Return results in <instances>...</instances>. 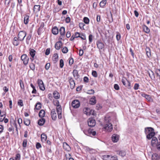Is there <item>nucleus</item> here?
Listing matches in <instances>:
<instances>
[{"mask_svg":"<svg viewBox=\"0 0 160 160\" xmlns=\"http://www.w3.org/2000/svg\"><path fill=\"white\" fill-rule=\"evenodd\" d=\"M62 45V42L60 41L57 42L55 45V48L57 50H59Z\"/></svg>","mask_w":160,"mask_h":160,"instance_id":"obj_15","label":"nucleus"},{"mask_svg":"<svg viewBox=\"0 0 160 160\" xmlns=\"http://www.w3.org/2000/svg\"><path fill=\"white\" fill-rule=\"evenodd\" d=\"M11 0H5L4 3L8 7L9 5Z\"/></svg>","mask_w":160,"mask_h":160,"instance_id":"obj_59","label":"nucleus"},{"mask_svg":"<svg viewBox=\"0 0 160 160\" xmlns=\"http://www.w3.org/2000/svg\"><path fill=\"white\" fill-rule=\"evenodd\" d=\"M107 3V0H102L99 3L100 7L103 8Z\"/></svg>","mask_w":160,"mask_h":160,"instance_id":"obj_32","label":"nucleus"},{"mask_svg":"<svg viewBox=\"0 0 160 160\" xmlns=\"http://www.w3.org/2000/svg\"><path fill=\"white\" fill-rule=\"evenodd\" d=\"M36 52V51L33 49H29V54L31 57V58H30V59L32 61H33L34 60Z\"/></svg>","mask_w":160,"mask_h":160,"instance_id":"obj_9","label":"nucleus"},{"mask_svg":"<svg viewBox=\"0 0 160 160\" xmlns=\"http://www.w3.org/2000/svg\"><path fill=\"white\" fill-rule=\"evenodd\" d=\"M89 112H90V109L87 108H86L83 109V112L84 113L86 114L87 116H89L90 115V114L89 113Z\"/></svg>","mask_w":160,"mask_h":160,"instance_id":"obj_27","label":"nucleus"},{"mask_svg":"<svg viewBox=\"0 0 160 160\" xmlns=\"http://www.w3.org/2000/svg\"><path fill=\"white\" fill-rule=\"evenodd\" d=\"M45 120L44 118H41L38 121V124L40 126H42L45 123Z\"/></svg>","mask_w":160,"mask_h":160,"instance_id":"obj_29","label":"nucleus"},{"mask_svg":"<svg viewBox=\"0 0 160 160\" xmlns=\"http://www.w3.org/2000/svg\"><path fill=\"white\" fill-rule=\"evenodd\" d=\"M19 82L21 89H24V87L22 81L21 79L20 80Z\"/></svg>","mask_w":160,"mask_h":160,"instance_id":"obj_41","label":"nucleus"},{"mask_svg":"<svg viewBox=\"0 0 160 160\" xmlns=\"http://www.w3.org/2000/svg\"><path fill=\"white\" fill-rule=\"evenodd\" d=\"M155 132H151L149 133H148L146 134L147 135V138L148 139H151L153 136H154L155 135Z\"/></svg>","mask_w":160,"mask_h":160,"instance_id":"obj_22","label":"nucleus"},{"mask_svg":"<svg viewBox=\"0 0 160 160\" xmlns=\"http://www.w3.org/2000/svg\"><path fill=\"white\" fill-rule=\"evenodd\" d=\"M116 39L117 41H119L121 38V35L119 33L117 32V34L116 36Z\"/></svg>","mask_w":160,"mask_h":160,"instance_id":"obj_51","label":"nucleus"},{"mask_svg":"<svg viewBox=\"0 0 160 160\" xmlns=\"http://www.w3.org/2000/svg\"><path fill=\"white\" fill-rule=\"evenodd\" d=\"M20 41L18 38L15 37L13 39L12 42L14 46H17L19 44Z\"/></svg>","mask_w":160,"mask_h":160,"instance_id":"obj_13","label":"nucleus"},{"mask_svg":"<svg viewBox=\"0 0 160 160\" xmlns=\"http://www.w3.org/2000/svg\"><path fill=\"white\" fill-rule=\"evenodd\" d=\"M30 68L32 70L35 69V65L33 63H31L29 66Z\"/></svg>","mask_w":160,"mask_h":160,"instance_id":"obj_55","label":"nucleus"},{"mask_svg":"<svg viewBox=\"0 0 160 160\" xmlns=\"http://www.w3.org/2000/svg\"><path fill=\"white\" fill-rule=\"evenodd\" d=\"M40 6L39 5H35L34 6L33 10L34 12H38L40 11Z\"/></svg>","mask_w":160,"mask_h":160,"instance_id":"obj_30","label":"nucleus"},{"mask_svg":"<svg viewBox=\"0 0 160 160\" xmlns=\"http://www.w3.org/2000/svg\"><path fill=\"white\" fill-rule=\"evenodd\" d=\"M20 155L18 153L16 154L15 158V160H20Z\"/></svg>","mask_w":160,"mask_h":160,"instance_id":"obj_57","label":"nucleus"},{"mask_svg":"<svg viewBox=\"0 0 160 160\" xmlns=\"http://www.w3.org/2000/svg\"><path fill=\"white\" fill-rule=\"evenodd\" d=\"M63 148L64 149L67 151H69L71 150L70 147L66 142H64L63 143Z\"/></svg>","mask_w":160,"mask_h":160,"instance_id":"obj_17","label":"nucleus"},{"mask_svg":"<svg viewBox=\"0 0 160 160\" xmlns=\"http://www.w3.org/2000/svg\"><path fill=\"white\" fill-rule=\"evenodd\" d=\"M18 105L21 107L23 106V103L22 100L21 99L18 100Z\"/></svg>","mask_w":160,"mask_h":160,"instance_id":"obj_44","label":"nucleus"},{"mask_svg":"<svg viewBox=\"0 0 160 160\" xmlns=\"http://www.w3.org/2000/svg\"><path fill=\"white\" fill-rule=\"evenodd\" d=\"M96 102V100L95 99V97L93 96L91 98L89 101V103L92 105H94Z\"/></svg>","mask_w":160,"mask_h":160,"instance_id":"obj_25","label":"nucleus"},{"mask_svg":"<svg viewBox=\"0 0 160 160\" xmlns=\"http://www.w3.org/2000/svg\"><path fill=\"white\" fill-rule=\"evenodd\" d=\"M74 60L72 58H69V63L70 65H72L73 63Z\"/></svg>","mask_w":160,"mask_h":160,"instance_id":"obj_62","label":"nucleus"},{"mask_svg":"<svg viewBox=\"0 0 160 160\" xmlns=\"http://www.w3.org/2000/svg\"><path fill=\"white\" fill-rule=\"evenodd\" d=\"M143 97L145 98L147 100L149 101H152V99L149 95L146 94L145 93H142L141 95Z\"/></svg>","mask_w":160,"mask_h":160,"instance_id":"obj_21","label":"nucleus"},{"mask_svg":"<svg viewBox=\"0 0 160 160\" xmlns=\"http://www.w3.org/2000/svg\"><path fill=\"white\" fill-rule=\"evenodd\" d=\"M114 157V156L108 155H104L102 156V158L104 160H111Z\"/></svg>","mask_w":160,"mask_h":160,"instance_id":"obj_10","label":"nucleus"},{"mask_svg":"<svg viewBox=\"0 0 160 160\" xmlns=\"http://www.w3.org/2000/svg\"><path fill=\"white\" fill-rule=\"evenodd\" d=\"M51 114L52 119L54 120H56L57 119V115L55 109H53L51 110Z\"/></svg>","mask_w":160,"mask_h":160,"instance_id":"obj_12","label":"nucleus"},{"mask_svg":"<svg viewBox=\"0 0 160 160\" xmlns=\"http://www.w3.org/2000/svg\"><path fill=\"white\" fill-rule=\"evenodd\" d=\"M53 96L56 99H58L60 98L59 93L56 91H54L53 93Z\"/></svg>","mask_w":160,"mask_h":160,"instance_id":"obj_24","label":"nucleus"},{"mask_svg":"<svg viewBox=\"0 0 160 160\" xmlns=\"http://www.w3.org/2000/svg\"><path fill=\"white\" fill-rule=\"evenodd\" d=\"M50 64L49 63H47L45 65V68L47 70L49 69L50 67Z\"/></svg>","mask_w":160,"mask_h":160,"instance_id":"obj_63","label":"nucleus"},{"mask_svg":"<svg viewBox=\"0 0 160 160\" xmlns=\"http://www.w3.org/2000/svg\"><path fill=\"white\" fill-rule=\"evenodd\" d=\"M37 82L40 89L42 91H44L45 88L42 80L40 79H38L37 81Z\"/></svg>","mask_w":160,"mask_h":160,"instance_id":"obj_7","label":"nucleus"},{"mask_svg":"<svg viewBox=\"0 0 160 160\" xmlns=\"http://www.w3.org/2000/svg\"><path fill=\"white\" fill-rule=\"evenodd\" d=\"M50 48H48L46 49L45 52L46 55H48L49 54L50 52Z\"/></svg>","mask_w":160,"mask_h":160,"instance_id":"obj_61","label":"nucleus"},{"mask_svg":"<svg viewBox=\"0 0 160 160\" xmlns=\"http://www.w3.org/2000/svg\"><path fill=\"white\" fill-rule=\"evenodd\" d=\"M83 21L85 23L88 24L89 23L90 21L88 18L85 17L83 18Z\"/></svg>","mask_w":160,"mask_h":160,"instance_id":"obj_40","label":"nucleus"},{"mask_svg":"<svg viewBox=\"0 0 160 160\" xmlns=\"http://www.w3.org/2000/svg\"><path fill=\"white\" fill-rule=\"evenodd\" d=\"M89 43H90L92 41L93 36L92 34H90L88 37Z\"/></svg>","mask_w":160,"mask_h":160,"instance_id":"obj_49","label":"nucleus"},{"mask_svg":"<svg viewBox=\"0 0 160 160\" xmlns=\"http://www.w3.org/2000/svg\"><path fill=\"white\" fill-rule=\"evenodd\" d=\"M158 143V139L155 137H153L151 141V145L154 147L157 146V144Z\"/></svg>","mask_w":160,"mask_h":160,"instance_id":"obj_14","label":"nucleus"},{"mask_svg":"<svg viewBox=\"0 0 160 160\" xmlns=\"http://www.w3.org/2000/svg\"><path fill=\"white\" fill-rule=\"evenodd\" d=\"M83 132L85 135L88 136H94L96 134V132L95 131L90 129L88 130H83Z\"/></svg>","mask_w":160,"mask_h":160,"instance_id":"obj_4","label":"nucleus"},{"mask_svg":"<svg viewBox=\"0 0 160 160\" xmlns=\"http://www.w3.org/2000/svg\"><path fill=\"white\" fill-rule=\"evenodd\" d=\"M94 93V91L93 89H91L87 91V93L89 94H93Z\"/></svg>","mask_w":160,"mask_h":160,"instance_id":"obj_53","label":"nucleus"},{"mask_svg":"<svg viewBox=\"0 0 160 160\" xmlns=\"http://www.w3.org/2000/svg\"><path fill=\"white\" fill-rule=\"evenodd\" d=\"M119 154L120 156L123 157L125 155L126 153L124 151H121L119 152Z\"/></svg>","mask_w":160,"mask_h":160,"instance_id":"obj_47","label":"nucleus"},{"mask_svg":"<svg viewBox=\"0 0 160 160\" xmlns=\"http://www.w3.org/2000/svg\"><path fill=\"white\" fill-rule=\"evenodd\" d=\"M52 32L54 34L56 35L58 33V29L57 27H54L52 29Z\"/></svg>","mask_w":160,"mask_h":160,"instance_id":"obj_20","label":"nucleus"},{"mask_svg":"<svg viewBox=\"0 0 160 160\" xmlns=\"http://www.w3.org/2000/svg\"><path fill=\"white\" fill-rule=\"evenodd\" d=\"M105 125L104 128L107 131L110 132L112 129V125L110 122L109 119V118L107 119L106 118H105Z\"/></svg>","mask_w":160,"mask_h":160,"instance_id":"obj_1","label":"nucleus"},{"mask_svg":"<svg viewBox=\"0 0 160 160\" xmlns=\"http://www.w3.org/2000/svg\"><path fill=\"white\" fill-rule=\"evenodd\" d=\"M146 51L147 55L148 58H149L151 56V53L150 48H146Z\"/></svg>","mask_w":160,"mask_h":160,"instance_id":"obj_37","label":"nucleus"},{"mask_svg":"<svg viewBox=\"0 0 160 160\" xmlns=\"http://www.w3.org/2000/svg\"><path fill=\"white\" fill-rule=\"evenodd\" d=\"M128 81L126 78L125 77H123L121 81L123 83V85L124 86H126V81Z\"/></svg>","mask_w":160,"mask_h":160,"instance_id":"obj_46","label":"nucleus"},{"mask_svg":"<svg viewBox=\"0 0 160 160\" xmlns=\"http://www.w3.org/2000/svg\"><path fill=\"white\" fill-rule=\"evenodd\" d=\"M96 124L95 120L92 118H90L88 120V124L89 126L92 127H94Z\"/></svg>","mask_w":160,"mask_h":160,"instance_id":"obj_8","label":"nucleus"},{"mask_svg":"<svg viewBox=\"0 0 160 160\" xmlns=\"http://www.w3.org/2000/svg\"><path fill=\"white\" fill-rule=\"evenodd\" d=\"M97 45L98 48L100 50L102 49L104 47L103 43L99 41H98L97 42Z\"/></svg>","mask_w":160,"mask_h":160,"instance_id":"obj_18","label":"nucleus"},{"mask_svg":"<svg viewBox=\"0 0 160 160\" xmlns=\"http://www.w3.org/2000/svg\"><path fill=\"white\" fill-rule=\"evenodd\" d=\"M29 18V17L28 15H26L24 17V22L25 24H27L28 23Z\"/></svg>","mask_w":160,"mask_h":160,"instance_id":"obj_36","label":"nucleus"},{"mask_svg":"<svg viewBox=\"0 0 160 160\" xmlns=\"http://www.w3.org/2000/svg\"><path fill=\"white\" fill-rule=\"evenodd\" d=\"M36 148L37 149H38L41 147V145L39 142H37L36 144Z\"/></svg>","mask_w":160,"mask_h":160,"instance_id":"obj_60","label":"nucleus"},{"mask_svg":"<svg viewBox=\"0 0 160 160\" xmlns=\"http://www.w3.org/2000/svg\"><path fill=\"white\" fill-rule=\"evenodd\" d=\"M21 59L23 61V63L25 65H27L28 62L29 58L26 54H24L21 56Z\"/></svg>","mask_w":160,"mask_h":160,"instance_id":"obj_5","label":"nucleus"},{"mask_svg":"<svg viewBox=\"0 0 160 160\" xmlns=\"http://www.w3.org/2000/svg\"><path fill=\"white\" fill-rule=\"evenodd\" d=\"M142 28L143 31L146 33H148L150 32L149 29L145 25L142 26Z\"/></svg>","mask_w":160,"mask_h":160,"instance_id":"obj_28","label":"nucleus"},{"mask_svg":"<svg viewBox=\"0 0 160 160\" xmlns=\"http://www.w3.org/2000/svg\"><path fill=\"white\" fill-rule=\"evenodd\" d=\"M73 76L76 78H78V71L74 69L73 71Z\"/></svg>","mask_w":160,"mask_h":160,"instance_id":"obj_38","label":"nucleus"},{"mask_svg":"<svg viewBox=\"0 0 160 160\" xmlns=\"http://www.w3.org/2000/svg\"><path fill=\"white\" fill-rule=\"evenodd\" d=\"M114 88L116 90H118L119 89V87L118 84H115L114 85Z\"/></svg>","mask_w":160,"mask_h":160,"instance_id":"obj_64","label":"nucleus"},{"mask_svg":"<svg viewBox=\"0 0 160 160\" xmlns=\"http://www.w3.org/2000/svg\"><path fill=\"white\" fill-rule=\"evenodd\" d=\"M85 26V24L83 22L80 23L79 25V28L81 29H84L83 27Z\"/></svg>","mask_w":160,"mask_h":160,"instance_id":"obj_54","label":"nucleus"},{"mask_svg":"<svg viewBox=\"0 0 160 160\" xmlns=\"http://www.w3.org/2000/svg\"><path fill=\"white\" fill-rule=\"evenodd\" d=\"M64 65L63 61L62 59H61L60 60V66L61 68H63Z\"/></svg>","mask_w":160,"mask_h":160,"instance_id":"obj_52","label":"nucleus"},{"mask_svg":"<svg viewBox=\"0 0 160 160\" xmlns=\"http://www.w3.org/2000/svg\"><path fill=\"white\" fill-rule=\"evenodd\" d=\"M41 108V104L40 102H38L35 105L34 109L39 110Z\"/></svg>","mask_w":160,"mask_h":160,"instance_id":"obj_35","label":"nucleus"},{"mask_svg":"<svg viewBox=\"0 0 160 160\" xmlns=\"http://www.w3.org/2000/svg\"><path fill=\"white\" fill-rule=\"evenodd\" d=\"M43 28H39L38 31V35H40L41 34L42 32L43 31Z\"/></svg>","mask_w":160,"mask_h":160,"instance_id":"obj_48","label":"nucleus"},{"mask_svg":"<svg viewBox=\"0 0 160 160\" xmlns=\"http://www.w3.org/2000/svg\"><path fill=\"white\" fill-rule=\"evenodd\" d=\"M159 158V156L157 153H154L152 155V160H158Z\"/></svg>","mask_w":160,"mask_h":160,"instance_id":"obj_33","label":"nucleus"},{"mask_svg":"<svg viewBox=\"0 0 160 160\" xmlns=\"http://www.w3.org/2000/svg\"><path fill=\"white\" fill-rule=\"evenodd\" d=\"M27 35V33L25 31H20L18 34V38L20 41H23Z\"/></svg>","mask_w":160,"mask_h":160,"instance_id":"obj_3","label":"nucleus"},{"mask_svg":"<svg viewBox=\"0 0 160 160\" xmlns=\"http://www.w3.org/2000/svg\"><path fill=\"white\" fill-rule=\"evenodd\" d=\"M69 82L70 85V88L73 89L74 88L75 83L73 79L72 78H70L69 79Z\"/></svg>","mask_w":160,"mask_h":160,"instance_id":"obj_19","label":"nucleus"},{"mask_svg":"<svg viewBox=\"0 0 160 160\" xmlns=\"http://www.w3.org/2000/svg\"><path fill=\"white\" fill-rule=\"evenodd\" d=\"M139 86V85L138 83H135L134 84V89L135 90H137L138 89V88Z\"/></svg>","mask_w":160,"mask_h":160,"instance_id":"obj_56","label":"nucleus"},{"mask_svg":"<svg viewBox=\"0 0 160 160\" xmlns=\"http://www.w3.org/2000/svg\"><path fill=\"white\" fill-rule=\"evenodd\" d=\"M68 49L66 47H63L62 49V52L63 53H66L68 52Z\"/></svg>","mask_w":160,"mask_h":160,"instance_id":"obj_45","label":"nucleus"},{"mask_svg":"<svg viewBox=\"0 0 160 160\" xmlns=\"http://www.w3.org/2000/svg\"><path fill=\"white\" fill-rule=\"evenodd\" d=\"M27 139H24L22 143V146L23 147L25 148L27 146Z\"/></svg>","mask_w":160,"mask_h":160,"instance_id":"obj_50","label":"nucleus"},{"mask_svg":"<svg viewBox=\"0 0 160 160\" xmlns=\"http://www.w3.org/2000/svg\"><path fill=\"white\" fill-rule=\"evenodd\" d=\"M41 141L43 142H44L46 141L47 137L46 135L44 133H42L41 135Z\"/></svg>","mask_w":160,"mask_h":160,"instance_id":"obj_31","label":"nucleus"},{"mask_svg":"<svg viewBox=\"0 0 160 160\" xmlns=\"http://www.w3.org/2000/svg\"><path fill=\"white\" fill-rule=\"evenodd\" d=\"M24 122L25 125L28 126L30 123V121L29 119H26L24 121Z\"/></svg>","mask_w":160,"mask_h":160,"instance_id":"obj_43","label":"nucleus"},{"mask_svg":"<svg viewBox=\"0 0 160 160\" xmlns=\"http://www.w3.org/2000/svg\"><path fill=\"white\" fill-rule=\"evenodd\" d=\"M45 112L43 110H41L40 111L39 113V116L40 117L42 118L45 115Z\"/></svg>","mask_w":160,"mask_h":160,"instance_id":"obj_34","label":"nucleus"},{"mask_svg":"<svg viewBox=\"0 0 160 160\" xmlns=\"http://www.w3.org/2000/svg\"><path fill=\"white\" fill-rule=\"evenodd\" d=\"M92 75L94 77H97V72L95 71H92Z\"/></svg>","mask_w":160,"mask_h":160,"instance_id":"obj_58","label":"nucleus"},{"mask_svg":"<svg viewBox=\"0 0 160 160\" xmlns=\"http://www.w3.org/2000/svg\"><path fill=\"white\" fill-rule=\"evenodd\" d=\"M72 106L75 108H77L79 107L80 106V103L79 100H74L72 103Z\"/></svg>","mask_w":160,"mask_h":160,"instance_id":"obj_6","label":"nucleus"},{"mask_svg":"<svg viewBox=\"0 0 160 160\" xmlns=\"http://www.w3.org/2000/svg\"><path fill=\"white\" fill-rule=\"evenodd\" d=\"M119 136L117 134H114L112 137V142H117L119 139Z\"/></svg>","mask_w":160,"mask_h":160,"instance_id":"obj_11","label":"nucleus"},{"mask_svg":"<svg viewBox=\"0 0 160 160\" xmlns=\"http://www.w3.org/2000/svg\"><path fill=\"white\" fill-rule=\"evenodd\" d=\"M58 54L55 53L52 58V60L54 63H56L58 61Z\"/></svg>","mask_w":160,"mask_h":160,"instance_id":"obj_16","label":"nucleus"},{"mask_svg":"<svg viewBox=\"0 0 160 160\" xmlns=\"http://www.w3.org/2000/svg\"><path fill=\"white\" fill-rule=\"evenodd\" d=\"M59 32L61 36H64L65 33V28L63 27H61L59 29Z\"/></svg>","mask_w":160,"mask_h":160,"instance_id":"obj_26","label":"nucleus"},{"mask_svg":"<svg viewBox=\"0 0 160 160\" xmlns=\"http://www.w3.org/2000/svg\"><path fill=\"white\" fill-rule=\"evenodd\" d=\"M152 132H154V130L151 127L147 128L145 129V132L146 134Z\"/></svg>","mask_w":160,"mask_h":160,"instance_id":"obj_23","label":"nucleus"},{"mask_svg":"<svg viewBox=\"0 0 160 160\" xmlns=\"http://www.w3.org/2000/svg\"><path fill=\"white\" fill-rule=\"evenodd\" d=\"M32 37L31 34H29L26 37V42L28 44L29 43V41L30 40Z\"/></svg>","mask_w":160,"mask_h":160,"instance_id":"obj_42","label":"nucleus"},{"mask_svg":"<svg viewBox=\"0 0 160 160\" xmlns=\"http://www.w3.org/2000/svg\"><path fill=\"white\" fill-rule=\"evenodd\" d=\"M59 104V102L58 100L56 101L54 103V105L57 106V111L58 118L60 119L62 118V108L61 106Z\"/></svg>","mask_w":160,"mask_h":160,"instance_id":"obj_2","label":"nucleus"},{"mask_svg":"<svg viewBox=\"0 0 160 160\" xmlns=\"http://www.w3.org/2000/svg\"><path fill=\"white\" fill-rule=\"evenodd\" d=\"M3 113V115L0 116V122H2L5 118V112H2Z\"/></svg>","mask_w":160,"mask_h":160,"instance_id":"obj_39","label":"nucleus"}]
</instances>
